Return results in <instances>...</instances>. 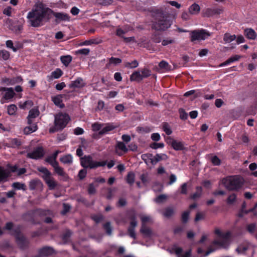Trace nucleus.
<instances>
[{"label": "nucleus", "instance_id": "1", "mask_svg": "<svg viewBox=\"0 0 257 257\" xmlns=\"http://www.w3.org/2000/svg\"><path fill=\"white\" fill-rule=\"evenodd\" d=\"M53 15L56 18L55 22L59 23L62 21H70L68 14L63 13L55 12L50 8L46 7L42 3L37 6V9L30 11L27 16L28 23L33 27L41 26L44 21L48 22Z\"/></svg>", "mask_w": 257, "mask_h": 257}, {"label": "nucleus", "instance_id": "2", "mask_svg": "<svg viewBox=\"0 0 257 257\" xmlns=\"http://www.w3.org/2000/svg\"><path fill=\"white\" fill-rule=\"evenodd\" d=\"M153 22L152 28L156 31H164L171 27L173 20L170 14L162 9H155L152 11Z\"/></svg>", "mask_w": 257, "mask_h": 257}, {"label": "nucleus", "instance_id": "3", "mask_svg": "<svg viewBox=\"0 0 257 257\" xmlns=\"http://www.w3.org/2000/svg\"><path fill=\"white\" fill-rule=\"evenodd\" d=\"M81 165L83 168H89L91 169H95L100 167H104L107 165L108 169L111 168L114 165L113 160L110 161L107 164V161H96L93 160L91 155H85L80 159Z\"/></svg>", "mask_w": 257, "mask_h": 257}, {"label": "nucleus", "instance_id": "4", "mask_svg": "<svg viewBox=\"0 0 257 257\" xmlns=\"http://www.w3.org/2000/svg\"><path fill=\"white\" fill-rule=\"evenodd\" d=\"M222 183L228 191H238L243 184V182L238 176H229L222 179Z\"/></svg>", "mask_w": 257, "mask_h": 257}, {"label": "nucleus", "instance_id": "5", "mask_svg": "<svg viewBox=\"0 0 257 257\" xmlns=\"http://www.w3.org/2000/svg\"><path fill=\"white\" fill-rule=\"evenodd\" d=\"M37 170L42 174L40 176L42 177L45 183L48 186L49 190H53L57 186L58 183L55 179L52 176V174L47 168L44 167H40L37 168Z\"/></svg>", "mask_w": 257, "mask_h": 257}, {"label": "nucleus", "instance_id": "6", "mask_svg": "<svg viewBox=\"0 0 257 257\" xmlns=\"http://www.w3.org/2000/svg\"><path fill=\"white\" fill-rule=\"evenodd\" d=\"M190 41L192 42L195 41L205 40L210 36V33L206 30L201 29L189 31Z\"/></svg>", "mask_w": 257, "mask_h": 257}, {"label": "nucleus", "instance_id": "7", "mask_svg": "<svg viewBox=\"0 0 257 257\" xmlns=\"http://www.w3.org/2000/svg\"><path fill=\"white\" fill-rule=\"evenodd\" d=\"M70 118L68 114L59 113L55 116L54 125L58 127V129L63 130L65 128Z\"/></svg>", "mask_w": 257, "mask_h": 257}, {"label": "nucleus", "instance_id": "8", "mask_svg": "<svg viewBox=\"0 0 257 257\" xmlns=\"http://www.w3.org/2000/svg\"><path fill=\"white\" fill-rule=\"evenodd\" d=\"M129 219L131 220L130 225L127 228V232L128 235L132 238L136 239L137 235L135 233V228L137 226L138 222L137 221V217L135 213H133L128 216Z\"/></svg>", "mask_w": 257, "mask_h": 257}, {"label": "nucleus", "instance_id": "9", "mask_svg": "<svg viewBox=\"0 0 257 257\" xmlns=\"http://www.w3.org/2000/svg\"><path fill=\"white\" fill-rule=\"evenodd\" d=\"M13 234L15 235L16 241L20 247L24 248L28 244L26 237L21 234L20 228L18 227L13 230Z\"/></svg>", "mask_w": 257, "mask_h": 257}, {"label": "nucleus", "instance_id": "10", "mask_svg": "<svg viewBox=\"0 0 257 257\" xmlns=\"http://www.w3.org/2000/svg\"><path fill=\"white\" fill-rule=\"evenodd\" d=\"M44 154L43 148L42 147H39L32 152L28 153L27 157L30 159L38 160L43 157Z\"/></svg>", "mask_w": 257, "mask_h": 257}, {"label": "nucleus", "instance_id": "11", "mask_svg": "<svg viewBox=\"0 0 257 257\" xmlns=\"http://www.w3.org/2000/svg\"><path fill=\"white\" fill-rule=\"evenodd\" d=\"M51 212V211L50 210H45L40 208H37L36 209H33L29 211L24 215V217L26 215H29L31 217H33V216L35 213L38 214L40 216H45L50 214Z\"/></svg>", "mask_w": 257, "mask_h": 257}, {"label": "nucleus", "instance_id": "12", "mask_svg": "<svg viewBox=\"0 0 257 257\" xmlns=\"http://www.w3.org/2000/svg\"><path fill=\"white\" fill-rule=\"evenodd\" d=\"M86 83L81 77H77L75 80L72 81L69 84L70 88L81 89L85 86Z\"/></svg>", "mask_w": 257, "mask_h": 257}, {"label": "nucleus", "instance_id": "13", "mask_svg": "<svg viewBox=\"0 0 257 257\" xmlns=\"http://www.w3.org/2000/svg\"><path fill=\"white\" fill-rule=\"evenodd\" d=\"M21 145V140L17 138L9 139L5 143V146L8 148H18Z\"/></svg>", "mask_w": 257, "mask_h": 257}, {"label": "nucleus", "instance_id": "14", "mask_svg": "<svg viewBox=\"0 0 257 257\" xmlns=\"http://www.w3.org/2000/svg\"><path fill=\"white\" fill-rule=\"evenodd\" d=\"M54 249L50 246H44L38 250V253L41 257L48 256L54 253Z\"/></svg>", "mask_w": 257, "mask_h": 257}, {"label": "nucleus", "instance_id": "15", "mask_svg": "<svg viewBox=\"0 0 257 257\" xmlns=\"http://www.w3.org/2000/svg\"><path fill=\"white\" fill-rule=\"evenodd\" d=\"M222 12L221 9L216 8H207L203 11V16L207 17H210L215 15H219Z\"/></svg>", "mask_w": 257, "mask_h": 257}, {"label": "nucleus", "instance_id": "16", "mask_svg": "<svg viewBox=\"0 0 257 257\" xmlns=\"http://www.w3.org/2000/svg\"><path fill=\"white\" fill-rule=\"evenodd\" d=\"M116 128L112 123H107L104 124V125L102 127V128L99 132V135H103L106 134H108L109 132L113 131Z\"/></svg>", "mask_w": 257, "mask_h": 257}, {"label": "nucleus", "instance_id": "17", "mask_svg": "<svg viewBox=\"0 0 257 257\" xmlns=\"http://www.w3.org/2000/svg\"><path fill=\"white\" fill-rule=\"evenodd\" d=\"M63 95L59 94L52 97V100L55 105L63 108L65 106L64 103H62Z\"/></svg>", "mask_w": 257, "mask_h": 257}, {"label": "nucleus", "instance_id": "18", "mask_svg": "<svg viewBox=\"0 0 257 257\" xmlns=\"http://www.w3.org/2000/svg\"><path fill=\"white\" fill-rule=\"evenodd\" d=\"M172 147L175 151H183L186 149L184 142L176 140L173 143Z\"/></svg>", "mask_w": 257, "mask_h": 257}, {"label": "nucleus", "instance_id": "19", "mask_svg": "<svg viewBox=\"0 0 257 257\" xmlns=\"http://www.w3.org/2000/svg\"><path fill=\"white\" fill-rule=\"evenodd\" d=\"M168 158L165 154H157L153 159H151V162L152 164L155 165L161 160H167Z\"/></svg>", "mask_w": 257, "mask_h": 257}, {"label": "nucleus", "instance_id": "20", "mask_svg": "<svg viewBox=\"0 0 257 257\" xmlns=\"http://www.w3.org/2000/svg\"><path fill=\"white\" fill-rule=\"evenodd\" d=\"M63 71L60 68H57L51 73V75L47 76L48 80L51 81L53 79L59 78L63 75Z\"/></svg>", "mask_w": 257, "mask_h": 257}, {"label": "nucleus", "instance_id": "21", "mask_svg": "<svg viewBox=\"0 0 257 257\" xmlns=\"http://www.w3.org/2000/svg\"><path fill=\"white\" fill-rule=\"evenodd\" d=\"M241 56L238 55H235L229 58H228L227 60L224 61V62L221 63L219 65L220 67H223L226 65H228L234 62L237 61L239 60V59L240 58Z\"/></svg>", "mask_w": 257, "mask_h": 257}, {"label": "nucleus", "instance_id": "22", "mask_svg": "<svg viewBox=\"0 0 257 257\" xmlns=\"http://www.w3.org/2000/svg\"><path fill=\"white\" fill-rule=\"evenodd\" d=\"M102 42V40L97 38L94 39H91L89 40H86L81 43V46H88L92 44H99L101 43Z\"/></svg>", "mask_w": 257, "mask_h": 257}, {"label": "nucleus", "instance_id": "23", "mask_svg": "<svg viewBox=\"0 0 257 257\" xmlns=\"http://www.w3.org/2000/svg\"><path fill=\"white\" fill-rule=\"evenodd\" d=\"M244 35L247 39L251 40H254L256 37L255 32L251 28L245 29Z\"/></svg>", "mask_w": 257, "mask_h": 257}, {"label": "nucleus", "instance_id": "24", "mask_svg": "<svg viewBox=\"0 0 257 257\" xmlns=\"http://www.w3.org/2000/svg\"><path fill=\"white\" fill-rule=\"evenodd\" d=\"M38 126L36 124H29V126H26L24 129V134L26 135L30 134L36 131Z\"/></svg>", "mask_w": 257, "mask_h": 257}, {"label": "nucleus", "instance_id": "25", "mask_svg": "<svg viewBox=\"0 0 257 257\" xmlns=\"http://www.w3.org/2000/svg\"><path fill=\"white\" fill-rule=\"evenodd\" d=\"M141 74L139 71H135L130 76V80L131 81L141 82L143 80Z\"/></svg>", "mask_w": 257, "mask_h": 257}, {"label": "nucleus", "instance_id": "26", "mask_svg": "<svg viewBox=\"0 0 257 257\" xmlns=\"http://www.w3.org/2000/svg\"><path fill=\"white\" fill-rule=\"evenodd\" d=\"M200 11V6L196 3L192 4L189 8V13L192 15L197 14L199 13Z\"/></svg>", "mask_w": 257, "mask_h": 257}, {"label": "nucleus", "instance_id": "27", "mask_svg": "<svg viewBox=\"0 0 257 257\" xmlns=\"http://www.w3.org/2000/svg\"><path fill=\"white\" fill-rule=\"evenodd\" d=\"M60 161L65 164H71L73 162V157L71 155L68 154L61 157Z\"/></svg>", "mask_w": 257, "mask_h": 257}, {"label": "nucleus", "instance_id": "28", "mask_svg": "<svg viewBox=\"0 0 257 257\" xmlns=\"http://www.w3.org/2000/svg\"><path fill=\"white\" fill-rule=\"evenodd\" d=\"M10 172L0 166V182L7 179L10 176Z\"/></svg>", "mask_w": 257, "mask_h": 257}, {"label": "nucleus", "instance_id": "29", "mask_svg": "<svg viewBox=\"0 0 257 257\" xmlns=\"http://www.w3.org/2000/svg\"><path fill=\"white\" fill-rule=\"evenodd\" d=\"M72 57L70 55L62 56L60 57V60L63 65L68 66L72 61Z\"/></svg>", "mask_w": 257, "mask_h": 257}, {"label": "nucleus", "instance_id": "30", "mask_svg": "<svg viewBox=\"0 0 257 257\" xmlns=\"http://www.w3.org/2000/svg\"><path fill=\"white\" fill-rule=\"evenodd\" d=\"M135 175L134 172H130L126 177V182L130 185H132L135 182Z\"/></svg>", "mask_w": 257, "mask_h": 257}, {"label": "nucleus", "instance_id": "31", "mask_svg": "<svg viewBox=\"0 0 257 257\" xmlns=\"http://www.w3.org/2000/svg\"><path fill=\"white\" fill-rule=\"evenodd\" d=\"M236 38L235 35H230L229 33H226L223 36V41L226 43H230Z\"/></svg>", "mask_w": 257, "mask_h": 257}, {"label": "nucleus", "instance_id": "32", "mask_svg": "<svg viewBox=\"0 0 257 257\" xmlns=\"http://www.w3.org/2000/svg\"><path fill=\"white\" fill-rule=\"evenodd\" d=\"M12 187L16 190H22L26 191L27 187L24 183H21L19 182H14L12 184Z\"/></svg>", "mask_w": 257, "mask_h": 257}, {"label": "nucleus", "instance_id": "33", "mask_svg": "<svg viewBox=\"0 0 257 257\" xmlns=\"http://www.w3.org/2000/svg\"><path fill=\"white\" fill-rule=\"evenodd\" d=\"M140 232L146 236H150L152 234L151 230L149 228L146 226L145 224H142L140 229Z\"/></svg>", "mask_w": 257, "mask_h": 257}, {"label": "nucleus", "instance_id": "34", "mask_svg": "<svg viewBox=\"0 0 257 257\" xmlns=\"http://www.w3.org/2000/svg\"><path fill=\"white\" fill-rule=\"evenodd\" d=\"M196 192L192 194L190 196V198L193 200H195L197 198H199L202 194V187L201 186H197L196 188Z\"/></svg>", "mask_w": 257, "mask_h": 257}, {"label": "nucleus", "instance_id": "35", "mask_svg": "<svg viewBox=\"0 0 257 257\" xmlns=\"http://www.w3.org/2000/svg\"><path fill=\"white\" fill-rule=\"evenodd\" d=\"M15 95V93L12 88H9V89L6 92L3 98L6 100H9L13 98Z\"/></svg>", "mask_w": 257, "mask_h": 257}, {"label": "nucleus", "instance_id": "36", "mask_svg": "<svg viewBox=\"0 0 257 257\" xmlns=\"http://www.w3.org/2000/svg\"><path fill=\"white\" fill-rule=\"evenodd\" d=\"M121 62V59L111 57L109 59L108 63L106 65V66L108 67L111 64L117 65L120 64Z\"/></svg>", "mask_w": 257, "mask_h": 257}, {"label": "nucleus", "instance_id": "37", "mask_svg": "<svg viewBox=\"0 0 257 257\" xmlns=\"http://www.w3.org/2000/svg\"><path fill=\"white\" fill-rule=\"evenodd\" d=\"M103 228L105 231L106 233L108 235H111L112 232V228L110 222H107L103 225Z\"/></svg>", "mask_w": 257, "mask_h": 257}, {"label": "nucleus", "instance_id": "38", "mask_svg": "<svg viewBox=\"0 0 257 257\" xmlns=\"http://www.w3.org/2000/svg\"><path fill=\"white\" fill-rule=\"evenodd\" d=\"M124 65L126 68L133 69L139 66V63L137 60H135L132 62H125Z\"/></svg>", "mask_w": 257, "mask_h": 257}, {"label": "nucleus", "instance_id": "39", "mask_svg": "<svg viewBox=\"0 0 257 257\" xmlns=\"http://www.w3.org/2000/svg\"><path fill=\"white\" fill-rule=\"evenodd\" d=\"M116 148L122 151L124 153H127L128 151V149L122 142H118L116 146Z\"/></svg>", "mask_w": 257, "mask_h": 257}, {"label": "nucleus", "instance_id": "40", "mask_svg": "<svg viewBox=\"0 0 257 257\" xmlns=\"http://www.w3.org/2000/svg\"><path fill=\"white\" fill-rule=\"evenodd\" d=\"M40 112L37 108H32L29 112L28 114L29 118H35L39 115Z\"/></svg>", "mask_w": 257, "mask_h": 257}, {"label": "nucleus", "instance_id": "41", "mask_svg": "<svg viewBox=\"0 0 257 257\" xmlns=\"http://www.w3.org/2000/svg\"><path fill=\"white\" fill-rule=\"evenodd\" d=\"M10 52L5 50H0V59L7 60L10 58Z\"/></svg>", "mask_w": 257, "mask_h": 257}, {"label": "nucleus", "instance_id": "42", "mask_svg": "<svg viewBox=\"0 0 257 257\" xmlns=\"http://www.w3.org/2000/svg\"><path fill=\"white\" fill-rule=\"evenodd\" d=\"M248 245L247 244H240L236 249L238 253H244L248 249Z\"/></svg>", "mask_w": 257, "mask_h": 257}, {"label": "nucleus", "instance_id": "43", "mask_svg": "<svg viewBox=\"0 0 257 257\" xmlns=\"http://www.w3.org/2000/svg\"><path fill=\"white\" fill-rule=\"evenodd\" d=\"M174 214V210L171 207H167L165 208L163 212V215L166 217H170Z\"/></svg>", "mask_w": 257, "mask_h": 257}, {"label": "nucleus", "instance_id": "44", "mask_svg": "<svg viewBox=\"0 0 257 257\" xmlns=\"http://www.w3.org/2000/svg\"><path fill=\"white\" fill-rule=\"evenodd\" d=\"M152 41L156 43H159L161 42V37L160 34L155 32L152 35Z\"/></svg>", "mask_w": 257, "mask_h": 257}, {"label": "nucleus", "instance_id": "45", "mask_svg": "<svg viewBox=\"0 0 257 257\" xmlns=\"http://www.w3.org/2000/svg\"><path fill=\"white\" fill-rule=\"evenodd\" d=\"M104 125V123L95 122L92 124V130L95 132L100 131Z\"/></svg>", "mask_w": 257, "mask_h": 257}, {"label": "nucleus", "instance_id": "46", "mask_svg": "<svg viewBox=\"0 0 257 257\" xmlns=\"http://www.w3.org/2000/svg\"><path fill=\"white\" fill-rule=\"evenodd\" d=\"M91 218L95 223H98L104 219V216L102 214H95L91 216Z\"/></svg>", "mask_w": 257, "mask_h": 257}, {"label": "nucleus", "instance_id": "47", "mask_svg": "<svg viewBox=\"0 0 257 257\" xmlns=\"http://www.w3.org/2000/svg\"><path fill=\"white\" fill-rule=\"evenodd\" d=\"M210 161L214 166H219L221 163L220 159L216 156H212Z\"/></svg>", "mask_w": 257, "mask_h": 257}, {"label": "nucleus", "instance_id": "48", "mask_svg": "<svg viewBox=\"0 0 257 257\" xmlns=\"http://www.w3.org/2000/svg\"><path fill=\"white\" fill-rule=\"evenodd\" d=\"M17 110V107L15 104H11L8 106V113L10 115H14L15 114Z\"/></svg>", "mask_w": 257, "mask_h": 257}, {"label": "nucleus", "instance_id": "49", "mask_svg": "<svg viewBox=\"0 0 257 257\" xmlns=\"http://www.w3.org/2000/svg\"><path fill=\"white\" fill-rule=\"evenodd\" d=\"M150 147L153 149H157L158 148H163L164 147V144L163 143H152L150 145Z\"/></svg>", "mask_w": 257, "mask_h": 257}, {"label": "nucleus", "instance_id": "50", "mask_svg": "<svg viewBox=\"0 0 257 257\" xmlns=\"http://www.w3.org/2000/svg\"><path fill=\"white\" fill-rule=\"evenodd\" d=\"M236 195L235 193H232L227 197L226 202L228 204H232L236 201Z\"/></svg>", "mask_w": 257, "mask_h": 257}, {"label": "nucleus", "instance_id": "51", "mask_svg": "<svg viewBox=\"0 0 257 257\" xmlns=\"http://www.w3.org/2000/svg\"><path fill=\"white\" fill-rule=\"evenodd\" d=\"M163 130L167 135H170L172 133V131L167 122L163 123Z\"/></svg>", "mask_w": 257, "mask_h": 257}, {"label": "nucleus", "instance_id": "52", "mask_svg": "<svg viewBox=\"0 0 257 257\" xmlns=\"http://www.w3.org/2000/svg\"><path fill=\"white\" fill-rule=\"evenodd\" d=\"M179 113L180 114V118L182 120H186L188 118V114L185 112L183 108H180L179 109Z\"/></svg>", "mask_w": 257, "mask_h": 257}, {"label": "nucleus", "instance_id": "53", "mask_svg": "<svg viewBox=\"0 0 257 257\" xmlns=\"http://www.w3.org/2000/svg\"><path fill=\"white\" fill-rule=\"evenodd\" d=\"M190 212L189 211H184L181 216L182 221L184 223H186L188 222L189 219Z\"/></svg>", "mask_w": 257, "mask_h": 257}, {"label": "nucleus", "instance_id": "54", "mask_svg": "<svg viewBox=\"0 0 257 257\" xmlns=\"http://www.w3.org/2000/svg\"><path fill=\"white\" fill-rule=\"evenodd\" d=\"M141 75L143 78L149 77L151 74V71L147 68H144L141 71Z\"/></svg>", "mask_w": 257, "mask_h": 257}, {"label": "nucleus", "instance_id": "55", "mask_svg": "<svg viewBox=\"0 0 257 257\" xmlns=\"http://www.w3.org/2000/svg\"><path fill=\"white\" fill-rule=\"evenodd\" d=\"M39 183V181L36 180H32L29 183V188L31 190H34L36 189V187Z\"/></svg>", "mask_w": 257, "mask_h": 257}, {"label": "nucleus", "instance_id": "56", "mask_svg": "<svg viewBox=\"0 0 257 257\" xmlns=\"http://www.w3.org/2000/svg\"><path fill=\"white\" fill-rule=\"evenodd\" d=\"M256 228V224L254 223H250L246 226L247 230L250 233H253Z\"/></svg>", "mask_w": 257, "mask_h": 257}, {"label": "nucleus", "instance_id": "57", "mask_svg": "<svg viewBox=\"0 0 257 257\" xmlns=\"http://www.w3.org/2000/svg\"><path fill=\"white\" fill-rule=\"evenodd\" d=\"M90 52V49L88 48H83L81 49L78 50L76 52V54H82L84 55H87L89 54Z\"/></svg>", "mask_w": 257, "mask_h": 257}, {"label": "nucleus", "instance_id": "58", "mask_svg": "<svg viewBox=\"0 0 257 257\" xmlns=\"http://www.w3.org/2000/svg\"><path fill=\"white\" fill-rule=\"evenodd\" d=\"M87 191L89 195H93L96 193V190L93 183L88 185Z\"/></svg>", "mask_w": 257, "mask_h": 257}, {"label": "nucleus", "instance_id": "59", "mask_svg": "<svg viewBox=\"0 0 257 257\" xmlns=\"http://www.w3.org/2000/svg\"><path fill=\"white\" fill-rule=\"evenodd\" d=\"M71 234L72 232L70 230H67L62 234V238L64 241H67Z\"/></svg>", "mask_w": 257, "mask_h": 257}, {"label": "nucleus", "instance_id": "60", "mask_svg": "<svg viewBox=\"0 0 257 257\" xmlns=\"http://www.w3.org/2000/svg\"><path fill=\"white\" fill-rule=\"evenodd\" d=\"M55 172L60 176H64L65 175V172L64 171L63 168L61 167H57L54 169Z\"/></svg>", "mask_w": 257, "mask_h": 257}, {"label": "nucleus", "instance_id": "61", "mask_svg": "<svg viewBox=\"0 0 257 257\" xmlns=\"http://www.w3.org/2000/svg\"><path fill=\"white\" fill-rule=\"evenodd\" d=\"M86 168L80 170L78 173V177L80 180H83L85 178L87 174V170L85 169Z\"/></svg>", "mask_w": 257, "mask_h": 257}, {"label": "nucleus", "instance_id": "62", "mask_svg": "<svg viewBox=\"0 0 257 257\" xmlns=\"http://www.w3.org/2000/svg\"><path fill=\"white\" fill-rule=\"evenodd\" d=\"M167 199V196L164 194H161L157 196L156 198V202L158 203L163 202Z\"/></svg>", "mask_w": 257, "mask_h": 257}, {"label": "nucleus", "instance_id": "63", "mask_svg": "<svg viewBox=\"0 0 257 257\" xmlns=\"http://www.w3.org/2000/svg\"><path fill=\"white\" fill-rule=\"evenodd\" d=\"M205 218V213L202 212H197L195 217V221L197 222L200 220L204 219Z\"/></svg>", "mask_w": 257, "mask_h": 257}, {"label": "nucleus", "instance_id": "64", "mask_svg": "<svg viewBox=\"0 0 257 257\" xmlns=\"http://www.w3.org/2000/svg\"><path fill=\"white\" fill-rule=\"evenodd\" d=\"M23 29L22 25H17L14 26L13 30L17 34H20L21 33Z\"/></svg>", "mask_w": 257, "mask_h": 257}]
</instances>
